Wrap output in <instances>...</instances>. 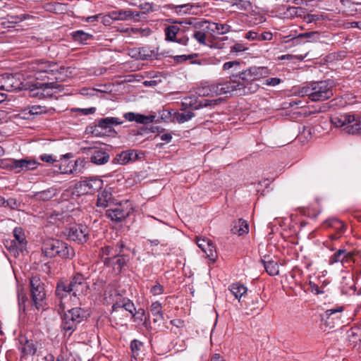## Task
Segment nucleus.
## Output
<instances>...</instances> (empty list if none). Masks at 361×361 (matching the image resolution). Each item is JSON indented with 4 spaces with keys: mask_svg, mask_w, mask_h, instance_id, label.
Returning a JSON list of instances; mask_svg holds the SVG:
<instances>
[{
    "mask_svg": "<svg viewBox=\"0 0 361 361\" xmlns=\"http://www.w3.org/2000/svg\"><path fill=\"white\" fill-rule=\"evenodd\" d=\"M325 224L327 226L333 228L337 232V233H343L345 231L344 224L336 219H330L326 221Z\"/></svg>",
    "mask_w": 361,
    "mask_h": 361,
    "instance_id": "nucleus-38",
    "label": "nucleus"
},
{
    "mask_svg": "<svg viewBox=\"0 0 361 361\" xmlns=\"http://www.w3.org/2000/svg\"><path fill=\"white\" fill-rule=\"evenodd\" d=\"M221 101V99H204L201 101L199 104L198 107H195V109H198L199 107H207L214 105H217L220 103Z\"/></svg>",
    "mask_w": 361,
    "mask_h": 361,
    "instance_id": "nucleus-49",
    "label": "nucleus"
},
{
    "mask_svg": "<svg viewBox=\"0 0 361 361\" xmlns=\"http://www.w3.org/2000/svg\"><path fill=\"white\" fill-rule=\"evenodd\" d=\"M32 308L37 311L47 309V302L44 284L38 276H32L30 279Z\"/></svg>",
    "mask_w": 361,
    "mask_h": 361,
    "instance_id": "nucleus-4",
    "label": "nucleus"
},
{
    "mask_svg": "<svg viewBox=\"0 0 361 361\" xmlns=\"http://www.w3.org/2000/svg\"><path fill=\"white\" fill-rule=\"evenodd\" d=\"M314 34H316V32H305V33H301L295 37H292V35H290L288 36L285 37V39H286V42L291 41L293 44L298 45L303 42H302L303 39L310 38L311 36L314 35Z\"/></svg>",
    "mask_w": 361,
    "mask_h": 361,
    "instance_id": "nucleus-37",
    "label": "nucleus"
},
{
    "mask_svg": "<svg viewBox=\"0 0 361 361\" xmlns=\"http://www.w3.org/2000/svg\"><path fill=\"white\" fill-rule=\"evenodd\" d=\"M302 8L300 7H293L289 6L286 11L285 12V15L287 18H294L295 16H301L300 13H298V11H302Z\"/></svg>",
    "mask_w": 361,
    "mask_h": 361,
    "instance_id": "nucleus-48",
    "label": "nucleus"
},
{
    "mask_svg": "<svg viewBox=\"0 0 361 361\" xmlns=\"http://www.w3.org/2000/svg\"><path fill=\"white\" fill-rule=\"evenodd\" d=\"M132 57L140 60H148L157 59V53L154 49H150L149 47H142L132 50Z\"/></svg>",
    "mask_w": 361,
    "mask_h": 361,
    "instance_id": "nucleus-22",
    "label": "nucleus"
},
{
    "mask_svg": "<svg viewBox=\"0 0 361 361\" xmlns=\"http://www.w3.org/2000/svg\"><path fill=\"white\" fill-rule=\"evenodd\" d=\"M196 93L200 97H212L211 85L198 87Z\"/></svg>",
    "mask_w": 361,
    "mask_h": 361,
    "instance_id": "nucleus-45",
    "label": "nucleus"
},
{
    "mask_svg": "<svg viewBox=\"0 0 361 361\" xmlns=\"http://www.w3.org/2000/svg\"><path fill=\"white\" fill-rule=\"evenodd\" d=\"M131 208L124 209L121 204L116 205L114 209L106 210V214L112 221L121 222L122 220L129 216Z\"/></svg>",
    "mask_w": 361,
    "mask_h": 361,
    "instance_id": "nucleus-18",
    "label": "nucleus"
},
{
    "mask_svg": "<svg viewBox=\"0 0 361 361\" xmlns=\"http://www.w3.org/2000/svg\"><path fill=\"white\" fill-rule=\"evenodd\" d=\"M164 286L160 283H157L154 286H153L151 288V293L154 295H161L164 292Z\"/></svg>",
    "mask_w": 361,
    "mask_h": 361,
    "instance_id": "nucleus-56",
    "label": "nucleus"
},
{
    "mask_svg": "<svg viewBox=\"0 0 361 361\" xmlns=\"http://www.w3.org/2000/svg\"><path fill=\"white\" fill-rule=\"evenodd\" d=\"M126 258L123 255L116 254L114 257H105L103 259L104 265L107 267H113L114 269L121 270L126 264Z\"/></svg>",
    "mask_w": 361,
    "mask_h": 361,
    "instance_id": "nucleus-27",
    "label": "nucleus"
},
{
    "mask_svg": "<svg viewBox=\"0 0 361 361\" xmlns=\"http://www.w3.org/2000/svg\"><path fill=\"white\" fill-rule=\"evenodd\" d=\"M343 306H339L327 310L321 315L322 324L325 327L331 329L338 326L343 323Z\"/></svg>",
    "mask_w": 361,
    "mask_h": 361,
    "instance_id": "nucleus-9",
    "label": "nucleus"
},
{
    "mask_svg": "<svg viewBox=\"0 0 361 361\" xmlns=\"http://www.w3.org/2000/svg\"><path fill=\"white\" fill-rule=\"evenodd\" d=\"M281 82V80L279 78H271L267 79L264 85H268V86H276L279 84H280Z\"/></svg>",
    "mask_w": 361,
    "mask_h": 361,
    "instance_id": "nucleus-60",
    "label": "nucleus"
},
{
    "mask_svg": "<svg viewBox=\"0 0 361 361\" xmlns=\"http://www.w3.org/2000/svg\"><path fill=\"white\" fill-rule=\"evenodd\" d=\"M40 159L43 161L54 164L55 167L58 166V163L59 162V159H56L51 154H42L41 155Z\"/></svg>",
    "mask_w": 361,
    "mask_h": 361,
    "instance_id": "nucleus-51",
    "label": "nucleus"
},
{
    "mask_svg": "<svg viewBox=\"0 0 361 361\" xmlns=\"http://www.w3.org/2000/svg\"><path fill=\"white\" fill-rule=\"evenodd\" d=\"M345 133L351 135L361 133V118L354 115V121L348 123Z\"/></svg>",
    "mask_w": 361,
    "mask_h": 361,
    "instance_id": "nucleus-32",
    "label": "nucleus"
},
{
    "mask_svg": "<svg viewBox=\"0 0 361 361\" xmlns=\"http://www.w3.org/2000/svg\"><path fill=\"white\" fill-rule=\"evenodd\" d=\"M209 30L216 32L218 35H224L229 32H238L241 29L237 26H232L228 23H209Z\"/></svg>",
    "mask_w": 361,
    "mask_h": 361,
    "instance_id": "nucleus-26",
    "label": "nucleus"
},
{
    "mask_svg": "<svg viewBox=\"0 0 361 361\" xmlns=\"http://www.w3.org/2000/svg\"><path fill=\"white\" fill-rule=\"evenodd\" d=\"M349 280L351 281V284L349 286L348 288H345L344 286H343L342 291L345 293V294H350V291H352L353 293L355 291V286L353 282V276L349 278Z\"/></svg>",
    "mask_w": 361,
    "mask_h": 361,
    "instance_id": "nucleus-59",
    "label": "nucleus"
},
{
    "mask_svg": "<svg viewBox=\"0 0 361 361\" xmlns=\"http://www.w3.org/2000/svg\"><path fill=\"white\" fill-rule=\"evenodd\" d=\"M123 123V121L116 117H106L95 121L94 126H92V135H98L100 133L98 132V128L111 131L114 126H118Z\"/></svg>",
    "mask_w": 361,
    "mask_h": 361,
    "instance_id": "nucleus-14",
    "label": "nucleus"
},
{
    "mask_svg": "<svg viewBox=\"0 0 361 361\" xmlns=\"http://www.w3.org/2000/svg\"><path fill=\"white\" fill-rule=\"evenodd\" d=\"M123 308L130 313L133 317L135 315V307L134 303L128 298L124 299V304H123Z\"/></svg>",
    "mask_w": 361,
    "mask_h": 361,
    "instance_id": "nucleus-47",
    "label": "nucleus"
},
{
    "mask_svg": "<svg viewBox=\"0 0 361 361\" xmlns=\"http://www.w3.org/2000/svg\"><path fill=\"white\" fill-rule=\"evenodd\" d=\"M162 307L159 302L156 301L152 302L150 306V311L154 317L153 322L154 323L161 322L164 319Z\"/></svg>",
    "mask_w": 361,
    "mask_h": 361,
    "instance_id": "nucleus-33",
    "label": "nucleus"
},
{
    "mask_svg": "<svg viewBox=\"0 0 361 361\" xmlns=\"http://www.w3.org/2000/svg\"><path fill=\"white\" fill-rule=\"evenodd\" d=\"M59 240H49L44 243L42 252L48 257H56V250L58 247Z\"/></svg>",
    "mask_w": 361,
    "mask_h": 361,
    "instance_id": "nucleus-31",
    "label": "nucleus"
},
{
    "mask_svg": "<svg viewBox=\"0 0 361 361\" xmlns=\"http://www.w3.org/2000/svg\"><path fill=\"white\" fill-rule=\"evenodd\" d=\"M187 19L182 21H175L173 25L167 26L165 30V39L169 42H178L183 45H187L189 37L184 34L187 32Z\"/></svg>",
    "mask_w": 361,
    "mask_h": 361,
    "instance_id": "nucleus-5",
    "label": "nucleus"
},
{
    "mask_svg": "<svg viewBox=\"0 0 361 361\" xmlns=\"http://www.w3.org/2000/svg\"><path fill=\"white\" fill-rule=\"evenodd\" d=\"M125 297H122L120 295H116V300L112 305V310L116 312L118 308H123V304H124Z\"/></svg>",
    "mask_w": 361,
    "mask_h": 361,
    "instance_id": "nucleus-50",
    "label": "nucleus"
},
{
    "mask_svg": "<svg viewBox=\"0 0 361 361\" xmlns=\"http://www.w3.org/2000/svg\"><path fill=\"white\" fill-rule=\"evenodd\" d=\"M56 252V256H59L63 259H72L75 256V251L73 248L69 246L66 243L59 240Z\"/></svg>",
    "mask_w": 361,
    "mask_h": 361,
    "instance_id": "nucleus-28",
    "label": "nucleus"
},
{
    "mask_svg": "<svg viewBox=\"0 0 361 361\" xmlns=\"http://www.w3.org/2000/svg\"><path fill=\"white\" fill-rule=\"evenodd\" d=\"M197 244L198 247L207 255V257L211 260L212 262H214L216 257L217 254L215 250V247L214 244L209 240L205 239H197Z\"/></svg>",
    "mask_w": 361,
    "mask_h": 361,
    "instance_id": "nucleus-20",
    "label": "nucleus"
},
{
    "mask_svg": "<svg viewBox=\"0 0 361 361\" xmlns=\"http://www.w3.org/2000/svg\"><path fill=\"white\" fill-rule=\"evenodd\" d=\"M195 114L192 111H185L183 112H176L174 114L173 118L179 123H183L190 121L195 117Z\"/></svg>",
    "mask_w": 361,
    "mask_h": 361,
    "instance_id": "nucleus-39",
    "label": "nucleus"
},
{
    "mask_svg": "<svg viewBox=\"0 0 361 361\" xmlns=\"http://www.w3.org/2000/svg\"><path fill=\"white\" fill-rule=\"evenodd\" d=\"M103 185V180L100 178L92 177V189L97 190L101 189Z\"/></svg>",
    "mask_w": 361,
    "mask_h": 361,
    "instance_id": "nucleus-55",
    "label": "nucleus"
},
{
    "mask_svg": "<svg viewBox=\"0 0 361 361\" xmlns=\"http://www.w3.org/2000/svg\"><path fill=\"white\" fill-rule=\"evenodd\" d=\"M73 37L75 41L84 43L89 38V35L83 31L79 30L73 34Z\"/></svg>",
    "mask_w": 361,
    "mask_h": 361,
    "instance_id": "nucleus-46",
    "label": "nucleus"
},
{
    "mask_svg": "<svg viewBox=\"0 0 361 361\" xmlns=\"http://www.w3.org/2000/svg\"><path fill=\"white\" fill-rule=\"evenodd\" d=\"M71 157H73L71 153H67L60 157L57 168L61 173L69 174L76 171L78 161H75L74 163L68 161V159Z\"/></svg>",
    "mask_w": 361,
    "mask_h": 361,
    "instance_id": "nucleus-17",
    "label": "nucleus"
},
{
    "mask_svg": "<svg viewBox=\"0 0 361 361\" xmlns=\"http://www.w3.org/2000/svg\"><path fill=\"white\" fill-rule=\"evenodd\" d=\"M97 141L92 140V163L97 165H103L109 161V154L96 146Z\"/></svg>",
    "mask_w": 361,
    "mask_h": 361,
    "instance_id": "nucleus-19",
    "label": "nucleus"
},
{
    "mask_svg": "<svg viewBox=\"0 0 361 361\" xmlns=\"http://www.w3.org/2000/svg\"><path fill=\"white\" fill-rule=\"evenodd\" d=\"M247 48L241 43H235L233 46L231 47V51L234 52H241L245 51Z\"/></svg>",
    "mask_w": 361,
    "mask_h": 361,
    "instance_id": "nucleus-62",
    "label": "nucleus"
},
{
    "mask_svg": "<svg viewBox=\"0 0 361 361\" xmlns=\"http://www.w3.org/2000/svg\"><path fill=\"white\" fill-rule=\"evenodd\" d=\"M310 288L311 292L314 293L315 295H319L325 293L323 288H320L318 285L312 282L310 283Z\"/></svg>",
    "mask_w": 361,
    "mask_h": 361,
    "instance_id": "nucleus-58",
    "label": "nucleus"
},
{
    "mask_svg": "<svg viewBox=\"0 0 361 361\" xmlns=\"http://www.w3.org/2000/svg\"><path fill=\"white\" fill-rule=\"evenodd\" d=\"M85 317V312L81 308H72L63 316L61 328L65 331H73L77 324L82 322Z\"/></svg>",
    "mask_w": 361,
    "mask_h": 361,
    "instance_id": "nucleus-8",
    "label": "nucleus"
},
{
    "mask_svg": "<svg viewBox=\"0 0 361 361\" xmlns=\"http://www.w3.org/2000/svg\"><path fill=\"white\" fill-rule=\"evenodd\" d=\"M66 235L70 240L84 243L88 240L89 229L86 226L77 225L70 228Z\"/></svg>",
    "mask_w": 361,
    "mask_h": 361,
    "instance_id": "nucleus-12",
    "label": "nucleus"
},
{
    "mask_svg": "<svg viewBox=\"0 0 361 361\" xmlns=\"http://www.w3.org/2000/svg\"><path fill=\"white\" fill-rule=\"evenodd\" d=\"M143 157L144 154L142 152H139L136 149H128L118 154L113 162L125 165L130 161H136L141 159Z\"/></svg>",
    "mask_w": 361,
    "mask_h": 361,
    "instance_id": "nucleus-15",
    "label": "nucleus"
},
{
    "mask_svg": "<svg viewBox=\"0 0 361 361\" xmlns=\"http://www.w3.org/2000/svg\"><path fill=\"white\" fill-rule=\"evenodd\" d=\"M46 112V107L39 105H34L30 107V114L32 115H37Z\"/></svg>",
    "mask_w": 361,
    "mask_h": 361,
    "instance_id": "nucleus-53",
    "label": "nucleus"
},
{
    "mask_svg": "<svg viewBox=\"0 0 361 361\" xmlns=\"http://www.w3.org/2000/svg\"><path fill=\"white\" fill-rule=\"evenodd\" d=\"M249 231L248 224L246 221L239 219L233 223L231 232L238 235H243Z\"/></svg>",
    "mask_w": 361,
    "mask_h": 361,
    "instance_id": "nucleus-30",
    "label": "nucleus"
},
{
    "mask_svg": "<svg viewBox=\"0 0 361 361\" xmlns=\"http://www.w3.org/2000/svg\"><path fill=\"white\" fill-rule=\"evenodd\" d=\"M354 121V115L350 114H343L340 115H334L331 116V121L332 124L337 128H343L345 132V126L348 123Z\"/></svg>",
    "mask_w": 361,
    "mask_h": 361,
    "instance_id": "nucleus-25",
    "label": "nucleus"
},
{
    "mask_svg": "<svg viewBox=\"0 0 361 361\" xmlns=\"http://www.w3.org/2000/svg\"><path fill=\"white\" fill-rule=\"evenodd\" d=\"M123 117L128 121H135L137 123L147 124L154 121L155 116H145L133 112L126 113Z\"/></svg>",
    "mask_w": 361,
    "mask_h": 361,
    "instance_id": "nucleus-29",
    "label": "nucleus"
},
{
    "mask_svg": "<svg viewBox=\"0 0 361 361\" xmlns=\"http://www.w3.org/2000/svg\"><path fill=\"white\" fill-rule=\"evenodd\" d=\"M184 24L188 25L187 32H192V37L195 39L200 44H205L207 32L210 30L208 21L196 18H190L187 19V23H184Z\"/></svg>",
    "mask_w": 361,
    "mask_h": 361,
    "instance_id": "nucleus-6",
    "label": "nucleus"
},
{
    "mask_svg": "<svg viewBox=\"0 0 361 361\" xmlns=\"http://www.w3.org/2000/svg\"><path fill=\"white\" fill-rule=\"evenodd\" d=\"M353 254L350 252H347L346 250L340 249L336 251L329 259V264H333L337 262H341L343 264L348 263L353 260Z\"/></svg>",
    "mask_w": 361,
    "mask_h": 361,
    "instance_id": "nucleus-24",
    "label": "nucleus"
},
{
    "mask_svg": "<svg viewBox=\"0 0 361 361\" xmlns=\"http://www.w3.org/2000/svg\"><path fill=\"white\" fill-rule=\"evenodd\" d=\"M302 96H307L312 102H322L333 96V82L321 80L312 82L302 87L300 91Z\"/></svg>",
    "mask_w": 361,
    "mask_h": 361,
    "instance_id": "nucleus-3",
    "label": "nucleus"
},
{
    "mask_svg": "<svg viewBox=\"0 0 361 361\" xmlns=\"http://www.w3.org/2000/svg\"><path fill=\"white\" fill-rule=\"evenodd\" d=\"M134 16V12L131 10H118L111 12L109 16H100L99 15L92 16V22L101 19L102 22L105 23L109 22L108 18L114 20H126Z\"/></svg>",
    "mask_w": 361,
    "mask_h": 361,
    "instance_id": "nucleus-13",
    "label": "nucleus"
},
{
    "mask_svg": "<svg viewBox=\"0 0 361 361\" xmlns=\"http://www.w3.org/2000/svg\"><path fill=\"white\" fill-rule=\"evenodd\" d=\"M19 205V203L17 202L16 199L10 198L6 200V204L4 207H8L12 209H16Z\"/></svg>",
    "mask_w": 361,
    "mask_h": 361,
    "instance_id": "nucleus-61",
    "label": "nucleus"
},
{
    "mask_svg": "<svg viewBox=\"0 0 361 361\" xmlns=\"http://www.w3.org/2000/svg\"><path fill=\"white\" fill-rule=\"evenodd\" d=\"M62 86L58 82H37L29 86V94L32 97H51L53 94L51 90H61Z\"/></svg>",
    "mask_w": 361,
    "mask_h": 361,
    "instance_id": "nucleus-7",
    "label": "nucleus"
},
{
    "mask_svg": "<svg viewBox=\"0 0 361 361\" xmlns=\"http://www.w3.org/2000/svg\"><path fill=\"white\" fill-rule=\"evenodd\" d=\"M23 355H33L36 353L37 348L32 341L25 340L23 346L21 348Z\"/></svg>",
    "mask_w": 361,
    "mask_h": 361,
    "instance_id": "nucleus-41",
    "label": "nucleus"
},
{
    "mask_svg": "<svg viewBox=\"0 0 361 361\" xmlns=\"http://www.w3.org/2000/svg\"><path fill=\"white\" fill-rule=\"evenodd\" d=\"M56 194V190L49 188L46 190H43L35 194L37 199L39 200L47 201L51 199Z\"/></svg>",
    "mask_w": 361,
    "mask_h": 361,
    "instance_id": "nucleus-42",
    "label": "nucleus"
},
{
    "mask_svg": "<svg viewBox=\"0 0 361 361\" xmlns=\"http://www.w3.org/2000/svg\"><path fill=\"white\" fill-rule=\"evenodd\" d=\"M242 22V20L237 17L232 18L227 20L226 23L230 24L232 26H237L240 28V23Z\"/></svg>",
    "mask_w": 361,
    "mask_h": 361,
    "instance_id": "nucleus-64",
    "label": "nucleus"
},
{
    "mask_svg": "<svg viewBox=\"0 0 361 361\" xmlns=\"http://www.w3.org/2000/svg\"><path fill=\"white\" fill-rule=\"evenodd\" d=\"M75 192L78 195L87 194L90 189V185L87 180L80 181L75 185Z\"/></svg>",
    "mask_w": 361,
    "mask_h": 361,
    "instance_id": "nucleus-43",
    "label": "nucleus"
},
{
    "mask_svg": "<svg viewBox=\"0 0 361 361\" xmlns=\"http://www.w3.org/2000/svg\"><path fill=\"white\" fill-rule=\"evenodd\" d=\"M142 346V343L137 339H134L130 343V349L133 354V357L136 359L137 356L139 355V353Z\"/></svg>",
    "mask_w": 361,
    "mask_h": 361,
    "instance_id": "nucleus-44",
    "label": "nucleus"
},
{
    "mask_svg": "<svg viewBox=\"0 0 361 361\" xmlns=\"http://www.w3.org/2000/svg\"><path fill=\"white\" fill-rule=\"evenodd\" d=\"M22 83L12 74H4L0 85V90L7 92H12L16 90H20Z\"/></svg>",
    "mask_w": 361,
    "mask_h": 361,
    "instance_id": "nucleus-16",
    "label": "nucleus"
},
{
    "mask_svg": "<svg viewBox=\"0 0 361 361\" xmlns=\"http://www.w3.org/2000/svg\"><path fill=\"white\" fill-rule=\"evenodd\" d=\"M27 300L26 293L24 292L23 288L18 289V302L19 307L20 316L23 314L26 315V306L25 302Z\"/></svg>",
    "mask_w": 361,
    "mask_h": 361,
    "instance_id": "nucleus-35",
    "label": "nucleus"
},
{
    "mask_svg": "<svg viewBox=\"0 0 361 361\" xmlns=\"http://www.w3.org/2000/svg\"><path fill=\"white\" fill-rule=\"evenodd\" d=\"M347 340L353 348H361V324L353 326L348 330Z\"/></svg>",
    "mask_w": 361,
    "mask_h": 361,
    "instance_id": "nucleus-21",
    "label": "nucleus"
},
{
    "mask_svg": "<svg viewBox=\"0 0 361 361\" xmlns=\"http://www.w3.org/2000/svg\"><path fill=\"white\" fill-rule=\"evenodd\" d=\"M212 97L221 95L228 93H234L235 91L230 80L217 84H211Z\"/></svg>",
    "mask_w": 361,
    "mask_h": 361,
    "instance_id": "nucleus-23",
    "label": "nucleus"
},
{
    "mask_svg": "<svg viewBox=\"0 0 361 361\" xmlns=\"http://www.w3.org/2000/svg\"><path fill=\"white\" fill-rule=\"evenodd\" d=\"M111 195L106 190H103L97 196V207H106L108 202L111 200Z\"/></svg>",
    "mask_w": 361,
    "mask_h": 361,
    "instance_id": "nucleus-40",
    "label": "nucleus"
},
{
    "mask_svg": "<svg viewBox=\"0 0 361 361\" xmlns=\"http://www.w3.org/2000/svg\"><path fill=\"white\" fill-rule=\"evenodd\" d=\"M13 237L14 239L5 240L4 244L10 252H13L16 255L18 253V251L23 252L27 241L22 228H16L13 230Z\"/></svg>",
    "mask_w": 361,
    "mask_h": 361,
    "instance_id": "nucleus-10",
    "label": "nucleus"
},
{
    "mask_svg": "<svg viewBox=\"0 0 361 361\" xmlns=\"http://www.w3.org/2000/svg\"><path fill=\"white\" fill-rule=\"evenodd\" d=\"M240 63L238 61H228L223 65L224 71L233 68L230 80L232 82L235 94L245 95L255 93L259 89L256 81L269 74L267 67H250L245 71H240Z\"/></svg>",
    "mask_w": 361,
    "mask_h": 361,
    "instance_id": "nucleus-1",
    "label": "nucleus"
},
{
    "mask_svg": "<svg viewBox=\"0 0 361 361\" xmlns=\"http://www.w3.org/2000/svg\"><path fill=\"white\" fill-rule=\"evenodd\" d=\"M273 38V35L271 32H264L261 34L258 33V41H270Z\"/></svg>",
    "mask_w": 361,
    "mask_h": 361,
    "instance_id": "nucleus-57",
    "label": "nucleus"
},
{
    "mask_svg": "<svg viewBox=\"0 0 361 361\" xmlns=\"http://www.w3.org/2000/svg\"><path fill=\"white\" fill-rule=\"evenodd\" d=\"M196 56H197V54H189V55H179V56H174V60L177 63H181V62L185 61H186L188 59H194Z\"/></svg>",
    "mask_w": 361,
    "mask_h": 361,
    "instance_id": "nucleus-54",
    "label": "nucleus"
},
{
    "mask_svg": "<svg viewBox=\"0 0 361 361\" xmlns=\"http://www.w3.org/2000/svg\"><path fill=\"white\" fill-rule=\"evenodd\" d=\"M38 163L32 159H10L4 166V168L13 171L15 173L27 171L37 169Z\"/></svg>",
    "mask_w": 361,
    "mask_h": 361,
    "instance_id": "nucleus-11",
    "label": "nucleus"
},
{
    "mask_svg": "<svg viewBox=\"0 0 361 361\" xmlns=\"http://www.w3.org/2000/svg\"><path fill=\"white\" fill-rule=\"evenodd\" d=\"M229 290L235 298L240 300V298L247 293V287L243 284L235 283H232L229 286Z\"/></svg>",
    "mask_w": 361,
    "mask_h": 361,
    "instance_id": "nucleus-36",
    "label": "nucleus"
},
{
    "mask_svg": "<svg viewBox=\"0 0 361 361\" xmlns=\"http://www.w3.org/2000/svg\"><path fill=\"white\" fill-rule=\"evenodd\" d=\"M245 38L251 41H258V32L255 31H249L245 34Z\"/></svg>",
    "mask_w": 361,
    "mask_h": 361,
    "instance_id": "nucleus-63",
    "label": "nucleus"
},
{
    "mask_svg": "<svg viewBox=\"0 0 361 361\" xmlns=\"http://www.w3.org/2000/svg\"><path fill=\"white\" fill-rule=\"evenodd\" d=\"M322 16L317 14H307L304 16L303 20L307 23H311L322 20Z\"/></svg>",
    "mask_w": 361,
    "mask_h": 361,
    "instance_id": "nucleus-52",
    "label": "nucleus"
},
{
    "mask_svg": "<svg viewBox=\"0 0 361 361\" xmlns=\"http://www.w3.org/2000/svg\"><path fill=\"white\" fill-rule=\"evenodd\" d=\"M90 293L88 276L77 273L69 279H62L56 285V295L61 300L69 298L74 302L82 301Z\"/></svg>",
    "mask_w": 361,
    "mask_h": 361,
    "instance_id": "nucleus-2",
    "label": "nucleus"
},
{
    "mask_svg": "<svg viewBox=\"0 0 361 361\" xmlns=\"http://www.w3.org/2000/svg\"><path fill=\"white\" fill-rule=\"evenodd\" d=\"M261 262L269 275L276 276L279 274V270L277 262L274 260L266 261L264 259H262Z\"/></svg>",
    "mask_w": 361,
    "mask_h": 361,
    "instance_id": "nucleus-34",
    "label": "nucleus"
}]
</instances>
